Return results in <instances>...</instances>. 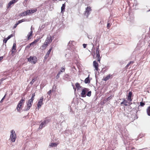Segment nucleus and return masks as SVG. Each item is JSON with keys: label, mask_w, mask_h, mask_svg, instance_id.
Wrapping results in <instances>:
<instances>
[{"label": "nucleus", "mask_w": 150, "mask_h": 150, "mask_svg": "<svg viewBox=\"0 0 150 150\" xmlns=\"http://www.w3.org/2000/svg\"><path fill=\"white\" fill-rule=\"evenodd\" d=\"M121 133L125 140L124 141V143H126V142H127L128 141V140L129 139L128 137L129 134L127 133V130L125 128L123 131H122Z\"/></svg>", "instance_id": "obj_1"}, {"label": "nucleus", "mask_w": 150, "mask_h": 150, "mask_svg": "<svg viewBox=\"0 0 150 150\" xmlns=\"http://www.w3.org/2000/svg\"><path fill=\"white\" fill-rule=\"evenodd\" d=\"M11 134L10 136V139L12 142H14L15 141L16 138V135L15 131L13 130L11 131Z\"/></svg>", "instance_id": "obj_2"}, {"label": "nucleus", "mask_w": 150, "mask_h": 150, "mask_svg": "<svg viewBox=\"0 0 150 150\" xmlns=\"http://www.w3.org/2000/svg\"><path fill=\"white\" fill-rule=\"evenodd\" d=\"M99 45L96 47V57L97 59L98 62H100L101 58L100 54V50L99 49Z\"/></svg>", "instance_id": "obj_3"}, {"label": "nucleus", "mask_w": 150, "mask_h": 150, "mask_svg": "<svg viewBox=\"0 0 150 150\" xmlns=\"http://www.w3.org/2000/svg\"><path fill=\"white\" fill-rule=\"evenodd\" d=\"M28 59V62L31 63L33 64H35L37 61V58L35 56H30Z\"/></svg>", "instance_id": "obj_4"}, {"label": "nucleus", "mask_w": 150, "mask_h": 150, "mask_svg": "<svg viewBox=\"0 0 150 150\" xmlns=\"http://www.w3.org/2000/svg\"><path fill=\"white\" fill-rule=\"evenodd\" d=\"M88 90L89 89L88 88H83V89L82 90L81 92V96L82 97H86V94Z\"/></svg>", "instance_id": "obj_5"}, {"label": "nucleus", "mask_w": 150, "mask_h": 150, "mask_svg": "<svg viewBox=\"0 0 150 150\" xmlns=\"http://www.w3.org/2000/svg\"><path fill=\"white\" fill-rule=\"evenodd\" d=\"M91 7L90 6H88L86 9L85 11V15L87 18H88L89 15L91 13Z\"/></svg>", "instance_id": "obj_6"}, {"label": "nucleus", "mask_w": 150, "mask_h": 150, "mask_svg": "<svg viewBox=\"0 0 150 150\" xmlns=\"http://www.w3.org/2000/svg\"><path fill=\"white\" fill-rule=\"evenodd\" d=\"M43 97L42 96L40 98V99L39 100L37 105V107L38 108H40L41 105L43 104Z\"/></svg>", "instance_id": "obj_7"}, {"label": "nucleus", "mask_w": 150, "mask_h": 150, "mask_svg": "<svg viewBox=\"0 0 150 150\" xmlns=\"http://www.w3.org/2000/svg\"><path fill=\"white\" fill-rule=\"evenodd\" d=\"M30 14V11L27 10L26 11H24L21 13L19 16H23L27 15H29Z\"/></svg>", "instance_id": "obj_8"}, {"label": "nucleus", "mask_w": 150, "mask_h": 150, "mask_svg": "<svg viewBox=\"0 0 150 150\" xmlns=\"http://www.w3.org/2000/svg\"><path fill=\"white\" fill-rule=\"evenodd\" d=\"M74 42V41H70L68 43L67 47L69 50H70L71 49L72 46L74 45L73 43Z\"/></svg>", "instance_id": "obj_9"}, {"label": "nucleus", "mask_w": 150, "mask_h": 150, "mask_svg": "<svg viewBox=\"0 0 150 150\" xmlns=\"http://www.w3.org/2000/svg\"><path fill=\"white\" fill-rule=\"evenodd\" d=\"M132 95V93L131 91H130L129 92L128 95L127 96V100H128L131 102L132 101V99L131 98V97Z\"/></svg>", "instance_id": "obj_10"}, {"label": "nucleus", "mask_w": 150, "mask_h": 150, "mask_svg": "<svg viewBox=\"0 0 150 150\" xmlns=\"http://www.w3.org/2000/svg\"><path fill=\"white\" fill-rule=\"evenodd\" d=\"M93 66L95 68V69L97 71H98V64L96 61H94L93 62Z\"/></svg>", "instance_id": "obj_11"}, {"label": "nucleus", "mask_w": 150, "mask_h": 150, "mask_svg": "<svg viewBox=\"0 0 150 150\" xmlns=\"http://www.w3.org/2000/svg\"><path fill=\"white\" fill-rule=\"evenodd\" d=\"M52 37L51 36H50L47 37L45 42L47 43V44H49L51 42L52 40Z\"/></svg>", "instance_id": "obj_12"}, {"label": "nucleus", "mask_w": 150, "mask_h": 150, "mask_svg": "<svg viewBox=\"0 0 150 150\" xmlns=\"http://www.w3.org/2000/svg\"><path fill=\"white\" fill-rule=\"evenodd\" d=\"M71 78L70 76L67 74H65L64 79L67 81H70L71 79Z\"/></svg>", "instance_id": "obj_13"}, {"label": "nucleus", "mask_w": 150, "mask_h": 150, "mask_svg": "<svg viewBox=\"0 0 150 150\" xmlns=\"http://www.w3.org/2000/svg\"><path fill=\"white\" fill-rule=\"evenodd\" d=\"M32 104H30L29 103H27V107L24 110L25 111H27L31 107Z\"/></svg>", "instance_id": "obj_14"}, {"label": "nucleus", "mask_w": 150, "mask_h": 150, "mask_svg": "<svg viewBox=\"0 0 150 150\" xmlns=\"http://www.w3.org/2000/svg\"><path fill=\"white\" fill-rule=\"evenodd\" d=\"M25 102V98L24 97H22L21 99L20 100L18 103V104L21 105H22Z\"/></svg>", "instance_id": "obj_15"}, {"label": "nucleus", "mask_w": 150, "mask_h": 150, "mask_svg": "<svg viewBox=\"0 0 150 150\" xmlns=\"http://www.w3.org/2000/svg\"><path fill=\"white\" fill-rule=\"evenodd\" d=\"M130 20H129L130 22H133L134 20V16L133 14H129Z\"/></svg>", "instance_id": "obj_16"}, {"label": "nucleus", "mask_w": 150, "mask_h": 150, "mask_svg": "<svg viewBox=\"0 0 150 150\" xmlns=\"http://www.w3.org/2000/svg\"><path fill=\"white\" fill-rule=\"evenodd\" d=\"M65 4H63L61 8V13H63L65 11Z\"/></svg>", "instance_id": "obj_17"}, {"label": "nucleus", "mask_w": 150, "mask_h": 150, "mask_svg": "<svg viewBox=\"0 0 150 150\" xmlns=\"http://www.w3.org/2000/svg\"><path fill=\"white\" fill-rule=\"evenodd\" d=\"M33 33V31H32V30H31V31L29 33H28V35H27V37H28V40H30L31 39V38L30 37L32 36V33Z\"/></svg>", "instance_id": "obj_18"}, {"label": "nucleus", "mask_w": 150, "mask_h": 150, "mask_svg": "<svg viewBox=\"0 0 150 150\" xmlns=\"http://www.w3.org/2000/svg\"><path fill=\"white\" fill-rule=\"evenodd\" d=\"M89 75H88V77L86 78L84 80V82L86 83H89L90 82V81L89 79Z\"/></svg>", "instance_id": "obj_19"}, {"label": "nucleus", "mask_w": 150, "mask_h": 150, "mask_svg": "<svg viewBox=\"0 0 150 150\" xmlns=\"http://www.w3.org/2000/svg\"><path fill=\"white\" fill-rule=\"evenodd\" d=\"M16 43H14L12 48V53L15 52V51L16 50Z\"/></svg>", "instance_id": "obj_20"}, {"label": "nucleus", "mask_w": 150, "mask_h": 150, "mask_svg": "<svg viewBox=\"0 0 150 150\" xmlns=\"http://www.w3.org/2000/svg\"><path fill=\"white\" fill-rule=\"evenodd\" d=\"M27 21V19H25V18H24V19H23L22 20L18 21L17 22V23H18V24H20L23 22H25V21Z\"/></svg>", "instance_id": "obj_21"}, {"label": "nucleus", "mask_w": 150, "mask_h": 150, "mask_svg": "<svg viewBox=\"0 0 150 150\" xmlns=\"http://www.w3.org/2000/svg\"><path fill=\"white\" fill-rule=\"evenodd\" d=\"M112 75H110V74H109V75H108L107 76L105 77V78H103V80L105 81H107L108 80H109L110 77V76H111Z\"/></svg>", "instance_id": "obj_22"}, {"label": "nucleus", "mask_w": 150, "mask_h": 150, "mask_svg": "<svg viewBox=\"0 0 150 150\" xmlns=\"http://www.w3.org/2000/svg\"><path fill=\"white\" fill-rule=\"evenodd\" d=\"M126 150H136L135 148L134 147L129 146L127 147L126 148Z\"/></svg>", "instance_id": "obj_23"}, {"label": "nucleus", "mask_w": 150, "mask_h": 150, "mask_svg": "<svg viewBox=\"0 0 150 150\" xmlns=\"http://www.w3.org/2000/svg\"><path fill=\"white\" fill-rule=\"evenodd\" d=\"M134 62L133 61H130L129 63L125 67L126 68H127L129 67V65H130L131 64H133L134 63Z\"/></svg>", "instance_id": "obj_24"}, {"label": "nucleus", "mask_w": 150, "mask_h": 150, "mask_svg": "<svg viewBox=\"0 0 150 150\" xmlns=\"http://www.w3.org/2000/svg\"><path fill=\"white\" fill-rule=\"evenodd\" d=\"M45 125L44 124V123L43 122H42L39 126V128L40 129H42V128L44 127L45 126Z\"/></svg>", "instance_id": "obj_25"}, {"label": "nucleus", "mask_w": 150, "mask_h": 150, "mask_svg": "<svg viewBox=\"0 0 150 150\" xmlns=\"http://www.w3.org/2000/svg\"><path fill=\"white\" fill-rule=\"evenodd\" d=\"M75 85L77 90L79 89L81 87L80 86V84L78 83H76L75 84Z\"/></svg>", "instance_id": "obj_26"}, {"label": "nucleus", "mask_w": 150, "mask_h": 150, "mask_svg": "<svg viewBox=\"0 0 150 150\" xmlns=\"http://www.w3.org/2000/svg\"><path fill=\"white\" fill-rule=\"evenodd\" d=\"M146 111L147 115L149 116H150V106L148 107Z\"/></svg>", "instance_id": "obj_27"}, {"label": "nucleus", "mask_w": 150, "mask_h": 150, "mask_svg": "<svg viewBox=\"0 0 150 150\" xmlns=\"http://www.w3.org/2000/svg\"><path fill=\"white\" fill-rule=\"evenodd\" d=\"M128 102L127 101H122L121 103V104H124V105L125 106H127L128 105Z\"/></svg>", "instance_id": "obj_28"}, {"label": "nucleus", "mask_w": 150, "mask_h": 150, "mask_svg": "<svg viewBox=\"0 0 150 150\" xmlns=\"http://www.w3.org/2000/svg\"><path fill=\"white\" fill-rule=\"evenodd\" d=\"M48 44L45 42L44 44L42 46V49H45L46 48Z\"/></svg>", "instance_id": "obj_29"}, {"label": "nucleus", "mask_w": 150, "mask_h": 150, "mask_svg": "<svg viewBox=\"0 0 150 150\" xmlns=\"http://www.w3.org/2000/svg\"><path fill=\"white\" fill-rule=\"evenodd\" d=\"M50 120L46 119L43 121L44 124L46 125L48 123L50 122Z\"/></svg>", "instance_id": "obj_30"}, {"label": "nucleus", "mask_w": 150, "mask_h": 150, "mask_svg": "<svg viewBox=\"0 0 150 150\" xmlns=\"http://www.w3.org/2000/svg\"><path fill=\"white\" fill-rule=\"evenodd\" d=\"M57 145L56 143H52L50 144L49 146H50L53 147V146H57Z\"/></svg>", "instance_id": "obj_31"}, {"label": "nucleus", "mask_w": 150, "mask_h": 150, "mask_svg": "<svg viewBox=\"0 0 150 150\" xmlns=\"http://www.w3.org/2000/svg\"><path fill=\"white\" fill-rule=\"evenodd\" d=\"M21 106L22 105H21L18 103L17 107V109L18 111H19V110L21 108Z\"/></svg>", "instance_id": "obj_32"}, {"label": "nucleus", "mask_w": 150, "mask_h": 150, "mask_svg": "<svg viewBox=\"0 0 150 150\" xmlns=\"http://www.w3.org/2000/svg\"><path fill=\"white\" fill-rule=\"evenodd\" d=\"M92 45L93 46V47L92 48V50H94L93 53L92 54V55H93V56H95V51H94L95 50V48L94 47V45L93 43L92 44Z\"/></svg>", "instance_id": "obj_33"}, {"label": "nucleus", "mask_w": 150, "mask_h": 150, "mask_svg": "<svg viewBox=\"0 0 150 150\" xmlns=\"http://www.w3.org/2000/svg\"><path fill=\"white\" fill-rule=\"evenodd\" d=\"M91 91H88L87 93H86V95L90 97L91 95Z\"/></svg>", "instance_id": "obj_34"}, {"label": "nucleus", "mask_w": 150, "mask_h": 150, "mask_svg": "<svg viewBox=\"0 0 150 150\" xmlns=\"http://www.w3.org/2000/svg\"><path fill=\"white\" fill-rule=\"evenodd\" d=\"M112 96H110L108 97L105 100V101L107 102L109 100L112 99Z\"/></svg>", "instance_id": "obj_35"}, {"label": "nucleus", "mask_w": 150, "mask_h": 150, "mask_svg": "<svg viewBox=\"0 0 150 150\" xmlns=\"http://www.w3.org/2000/svg\"><path fill=\"white\" fill-rule=\"evenodd\" d=\"M30 11V14L33 13L37 11V9H33L31 10H29Z\"/></svg>", "instance_id": "obj_36"}, {"label": "nucleus", "mask_w": 150, "mask_h": 150, "mask_svg": "<svg viewBox=\"0 0 150 150\" xmlns=\"http://www.w3.org/2000/svg\"><path fill=\"white\" fill-rule=\"evenodd\" d=\"M35 80V78L33 79L30 82V84L31 85H32L33 83Z\"/></svg>", "instance_id": "obj_37"}, {"label": "nucleus", "mask_w": 150, "mask_h": 150, "mask_svg": "<svg viewBox=\"0 0 150 150\" xmlns=\"http://www.w3.org/2000/svg\"><path fill=\"white\" fill-rule=\"evenodd\" d=\"M65 68L64 67H62L60 70V72H64V71Z\"/></svg>", "instance_id": "obj_38"}, {"label": "nucleus", "mask_w": 150, "mask_h": 150, "mask_svg": "<svg viewBox=\"0 0 150 150\" xmlns=\"http://www.w3.org/2000/svg\"><path fill=\"white\" fill-rule=\"evenodd\" d=\"M33 100H32L30 99V100H28V103H30V104H32L33 103Z\"/></svg>", "instance_id": "obj_39"}, {"label": "nucleus", "mask_w": 150, "mask_h": 150, "mask_svg": "<svg viewBox=\"0 0 150 150\" xmlns=\"http://www.w3.org/2000/svg\"><path fill=\"white\" fill-rule=\"evenodd\" d=\"M6 94H5V96L3 97V98L1 99V100L0 101V103H1L3 102V100L5 99V98L6 97Z\"/></svg>", "instance_id": "obj_40"}, {"label": "nucleus", "mask_w": 150, "mask_h": 150, "mask_svg": "<svg viewBox=\"0 0 150 150\" xmlns=\"http://www.w3.org/2000/svg\"><path fill=\"white\" fill-rule=\"evenodd\" d=\"M52 49V48H50V50L47 51V55H49V54H50V52L51 51V50Z\"/></svg>", "instance_id": "obj_41"}, {"label": "nucleus", "mask_w": 150, "mask_h": 150, "mask_svg": "<svg viewBox=\"0 0 150 150\" xmlns=\"http://www.w3.org/2000/svg\"><path fill=\"white\" fill-rule=\"evenodd\" d=\"M145 105V103L143 102H141L140 103V105L141 106L143 107Z\"/></svg>", "instance_id": "obj_42"}, {"label": "nucleus", "mask_w": 150, "mask_h": 150, "mask_svg": "<svg viewBox=\"0 0 150 150\" xmlns=\"http://www.w3.org/2000/svg\"><path fill=\"white\" fill-rule=\"evenodd\" d=\"M6 79L5 78H2L0 80V84H1L2 81Z\"/></svg>", "instance_id": "obj_43"}, {"label": "nucleus", "mask_w": 150, "mask_h": 150, "mask_svg": "<svg viewBox=\"0 0 150 150\" xmlns=\"http://www.w3.org/2000/svg\"><path fill=\"white\" fill-rule=\"evenodd\" d=\"M13 36V35L11 34L9 35L8 37L7 38V40H8L9 39H10L11 37H12Z\"/></svg>", "instance_id": "obj_44"}, {"label": "nucleus", "mask_w": 150, "mask_h": 150, "mask_svg": "<svg viewBox=\"0 0 150 150\" xmlns=\"http://www.w3.org/2000/svg\"><path fill=\"white\" fill-rule=\"evenodd\" d=\"M18 23L16 22V23L13 26V29H14L15 28H16V27H17V26L18 25Z\"/></svg>", "instance_id": "obj_45"}, {"label": "nucleus", "mask_w": 150, "mask_h": 150, "mask_svg": "<svg viewBox=\"0 0 150 150\" xmlns=\"http://www.w3.org/2000/svg\"><path fill=\"white\" fill-rule=\"evenodd\" d=\"M40 38H39L36 39L35 40H34L35 42V43H36L38 41L40 40Z\"/></svg>", "instance_id": "obj_46"}, {"label": "nucleus", "mask_w": 150, "mask_h": 150, "mask_svg": "<svg viewBox=\"0 0 150 150\" xmlns=\"http://www.w3.org/2000/svg\"><path fill=\"white\" fill-rule=\"evenodd\" d=\"M109 21H108V23L107 24V27L108 28H110V23H109Z\"/></svg>", "instance_id": "obj_47"}, {"label": "nucleus", "mask_w": 150, "mask_h": 150, "mask_svg": "<svg viewBox=\"0 0 150 150\" xmlns=\"http://www.w3.org/2000/svg\"><path fill=\"white\" fill-rule=\"evenodd\" d=\"M52 92V91L51 90H50L48 92L47 94L49 95H50Z\"/></svg>", "instance_id": "obj_48"}, {"label": "nucleus", "mask_w": 150, "mask_h": 150, "mask_svg": "<svg viewBox=\"0 0 150 150\" xmlns=\"http://www.w3.org/2000/svg\"><path fill=\"white\" fill-rule=\"evenodd\" d=\"M35 43H36L35 42V41H34L33 42H31V43H30V46L32 45H33Z\"/></svg>", "instance_id": "obj_49"}, {"label": "nucleus", "mask_w": 150, "mask_h": 150, "mask_svg": "<svg viewBox=\"0 0 150 150\" xmlns=\"http://www.w3.org/2000/svg\"><path fill=\"white\" fill-rule=\"evenodd\" d=\"M83 47L84 48H85L86 47L87 44H83Z\"/></svg>", "instance_id": "obj_50"}, {"label": "nucleus", "mask_w": 150, "mask_h": 150, "mask_svg": "<svg viewBox=\"0 0 150 150\" xmlns=\"http://www.w3.org/2000/svg\"><path fill=\"white\" fill-rule=\"evenodd\" d=\"M7 40V38L6 39H4V40H3V42H4V43H6V42L7 41V40Z\"/></svg>", "instance_id": "obj_51"}, {"label": "nucleus", "mask_w": 150, "mask_h": 150, "mask_svg": "<svg viewBox=\"0 0 150 150\" xmlns=\"http://www.w3.org/2000/svg\"><path fill=\"white\" fill-rule=\"evenodd\" d=\"M59 74H57V75L56 76V79H58L59 78Z\"/></svg>", "instance_id": "obj_52"}, {"label": "nucleus", "mask_w": 150, "mask_h": 150, "mask_svg": "<svg viewBox=\"0 0 150 150\" xmlns=\"http://www.w3.org/2000/svg\"><path fill=\"white\" fill-rule=\"evenodd\" d=\"M48 56L49 55H47V54H46V55H45V59H46L48 57Z\"/></svg>", "instance_id": "obj_53"}, {"label": "nucleus", "mask_w": 150, "mask_h": 150, "mask_svg": "<svg viewBox=\"0 0 150 150\" xmlns=\"http://www.w3.org/2000/svg\"><path fill=\"white\" fill-rule=\"evenodd\" d=\"M34 97H32V96L31 97V98L30 99L32 100H33H33H34Z\"/></svg>", "instance_id": "obj_54"}, {"label": "nucleus", "mask_w": 150, "mask_h": 150, "mask_svg": "<svg viewBox=\"0 0 150 150\" xmlns=\"http://www.w3.org/2000/svg\"><path fill=\"white\" fill-rule=\"evenodd\" d=\"M123 113L124 115H127V113H126V112L125 111Z\"/></svg>", "instance_id": "obj_55"}, {"label": "nucleus", "mask_w": 150, "mask_h": 150, "mask_svg": "<svg viewBox=\"0 0 150 150\" xmlns=\"http://www.w3.org/2000/svg\"><path fill=\"white\" fill-rule=\"evenodd\" d=\"M88 38L89 39H91V38H92L91 37V36H88Z\"/></svg>", "instance_id": "obj_56"}, {"label": "nucleus", "mask_w": 150, "mask_h": 150, "mask_svg": "<svg viewBox=\"0 0 150 150\" xmlns=\"http://www.w3.org/2000/svg\"><path fill=\"white\" fill-rule=\"evenodd\" d=\"M35 93H33L32 94V97H35Z\"/></svg>", "instance_id": "obj_57"}, {"label": "nucleus", "mask_w": 150, "mask_h": 150, "mask_svg": "<svg viewBox=\"0 0 150 150\" xmlns=\"http://www.w3.org/2000/svg\"><path fill=\"white\" fill-rule=\"evenodd\" d=\"M61 72H60V71H59L58 74H59V75H60V74H61Z\"/></svg>", "instance_id": "obj_58"}, {"label": "nucleus", "mask_w": 150, "mask_h": 150, "mask_svg": "<svg viewBox=\"0 0 150 150\" xmlns=\"http://www.w3.org/2000/svg\"><path fill=\"white\" fill-rule=\"evenodd\" d=\"M123 101H127V100H125V99H124L123 100Z\"/></svg>", "instance_id": "obj_59"}, {"label": "nucleus", "mask_w": 150, "mask_h": 150, "mask_svg": "<svg viewBox=\"0 0 150 150\" xmlns=\"http://www.w3.org/2000/svg\"><path fill=\"white\" fill-rule=\"evenodd\" d=\"M73 88L74 89V91H76V88H74V87Z\"/></svg>", "instance_id": "obj_60"}, {"label": "nucleus", "mask_w": 150, "mask_h": 150, "mask_svg": "<svg viewBox=\"0 0 150 150\" xmlns=\"http://www.w3.org/2000/svg\"><path fill=\"white\" fill-rule=\"evenodd\" d=\"M128 103H129V104L130 105H131L132 104V103H130V102Z\"/></svg>", "instance_id": "obj_61"}, {"label": "nucleus", "mask_w": 150, "mask_h": 150, "mask_svg": "<svg viewBox=\"0 0 150 150\" xmlns=\"http://www.w3.org/2000/svg\"><path fill=\"white\" fill-rule=\"evenodd\" d=\"M32 26L31 27V30H32Z\"/></svg>", "instance_id": "obj_62"}, {"label": "nucleus", "mask_w": 150, "mask_h": 150, "mask_svg": "<svg viewBox=\"0 0 150 150\" xmlns=\"http://www.w3.org/2000/svg\"><path fill=\"white\" fill-rule=\"evenodd\" d=\"M115 144H116V143H117V142H116H116H115Z\"/></svg>", "instance_id": "obj_63"}, {"label": "nucleus", "mask_w": 150, "mask_h": 150, "mask_svg": "<svg viewBox=\"0 0 150 150\" xmlns=\"http://www.w3.org/2000/svg\"><path fill=\"white\" fill-rule=\"evenodd\" d=\"M101 23V21L100 22V23Z\"/></svg>", "instance_id": "obj_64"}]
</instances>
